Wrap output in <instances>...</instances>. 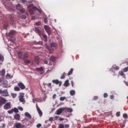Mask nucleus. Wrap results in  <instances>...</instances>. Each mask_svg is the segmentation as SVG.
<instances>
[{
    "label": "nucleus",
    "instance_id": "obj_1",
    "mask_svg": "<svg viewBox=\"0 0 128 128\" xmlns=\"http://www.w3.org/2000/svg\"><path fill=\"white\" fill-rule=\"evenodd\" d=\"M56 46H58V44L56 43H51L50 46H46V48L49 50V52H52L54 49L52 48H54L55 50L56 48Z\"/></svg>",
    "mask_w": 128,
    "mask_h": 128
},
{
    "label": "nucleus",
    "instance_id": "obj_2",
    "mask_svg": "<svg viewBox=\"0 0 128 128\" xmlns=\"http://www.w3.org/2000/svg\"><path fill=\"white\" fill-rule=\"evenodd\" d=\"M18 56L20 58H22L23 60H26V58H28L26 54L22 52H18Z\"/></svg>",
    "mask_w": 128,
    "mask_h": 128
},
{
    "label": "nucleus",
    "instance_id": "obj_3",
    "mask_svg": "<svg viewBox=\"0 0 128 128\" xmlns=\"http://www.w3.org/2000/svg\"><path fill=\"white\" fill-rule=\"evenodd\" d=\"M4 110H10L12 108V104H10V102H8L6 104H4Z\"/></svg>",
    "mask_w": 128,
    "mask_h": 128
},
{
    "label": "nucleus",
    "instance_id": "obj_4",
    "mask_svg": "<svg viewBox=\"0 0 128 128\" xmlns=\"http://www.w3.org/2000/svg\"><path fill=\"white\" fill-rule=\"evenodd\" d=\"M16 10H20L21 12H26V10L22 8V6L20 4L16 5Z\"/></svg>",
    "mask_w": 128,
    "mask_h": 128
},
{
    "label": "nucleus",
    "instance_id": "obj_5",
    "mask_svg": "<svg viewBox=\"0 0 128 128\" xmlns=\"http://www.w3.org/2000/svg\"><path fill=\"white\" fill-rule=\"evenodd\" d=\"M44 28L45 30H46L47 34H48V36H50L52 34V32H50V26L45 25L44 26Z\"/></svg>",
    "mask_w": 128,
    "mask_h": 128
},
{
    "label": "nucleus",
    "instance_id": "obj_6",
    "mask_svg": "<svg viewBox=\"0 0 128 128\" xmlns=\"http://www.w3.org/2000/svg\"><path fill=\"white\" fill-rule=\"evenodd\" d=\"M6 102V98H3L2 96H0V106H2Z\"/></svg>",
    "mask_w": 128,
    "mask_h": 128
},
{
    "label": "nucleus",
    "instance_id": "obj_7",
    "mask_svg": "<svg viewBox=\"0 0 128 128\" xmlns=\"http://www.w3.org/2000/svg\"><path fill=\"white\" fill-rule=\"evenodd\" d=\"M36 70L40 72V74H44V70L42 67L36 68Z\"/></svg>",
    "mask_w": 128,
    "mask_h": 128
},
{
    "label": "nucleus",
    "instance_id": "obj_8",
    "mask_svg": "<svg viewBox=\"0 0 128 128\" xmlns=\"http://www.w3.org/2000/svg\"><path fill=\"white\" fill-rule=\"evenodd\" d=\"M14 128H24V125L22 124L20 122H16L14 124Z\"/></svg>",
    "mask_w": 128,
    "mask_h": 128
},
{
    "label": "nucleus",
    "instance_id": "obj_9",
    "mask_svg": "<svg viewBox=\"0 0 128 128\" xmlns=\"http://www.w3.org/2000/svg\"><path fill=\"white\" fill-rule=\"evenodd\" d=\"M34 32L38 34L40 36H42V30H40L38 28L36 27L34 28Z\"/></svg>",
    "mask_w": 128,
    "mask_h": 128
},
{
    "label": "nucleus",
    "instance_id": "obj_10",
    "mask_svg": "<svg viewBox=\"0 0 128 128\" xmlns=\"http://www.w3.org/2000/svg\"><path fill=\"white\" fill-rule=\"evenodd\" d=\"M36 108L37 110V112L40 116V117L42 116V112L40 108V107L38 106V104H36Z\"/></svg>",
    "mask_w": 128,
    "mask_h": 128
},
{
    "label": "nucleus",
    "instance_id": "obj_11",
    "mask_svg": "<svg viewBox=\"0 0 128 128\" xmlns=\"http://www.w3.org/2000/svg\"><path fill=\"white\" fill-rule=\"evenodd\" d=\"M14 34H16V31L14 30H10L9 33L7 34V36L10 38H12Z\"/></svg>",
    "mask_w": 128,
    "mask_h": 128
},
{
    "label": "nucleus",
    "instance_id": "obj_12",
    "mask_svg": "<svg viewBox=\"0 0 128 128\" xmlns=\"http://www.w3.org/2000/svg\"><path fill=\"white\" fill-rule=\"evenodd\" d=\"M64 108H60L56 111V114H57V116H60V114H62V112H64Z\"/></svg>",
    "mask_w": 128,
    "mask_h": 128
},
{
    "label": "nucleus",
    "instance_id": "obj_13",
    "mask_svg": "<svg viewBox=\"0 0 128 128\" xmlns=\"http://www.w3.org/2000/svg\"><path fill=\"white\" fill-rule=\"evenodd\" d=\"M18 84L21 90H24L26 88V86H24V84L22 82H20Z\"/></svg>",
    "mask_w": 128,
    "mask_h": 128
},
{
    "label": "nucleus",
    "instance_id": "obj_14",
    "mask_svg": "<svg viewBox=\"0 0 128 128\" xmlns=\"http://www.w3.org/2000/svg\"><path fill=\"white\" fill-rule=\"evenodd\" d=\"M52 82H53V84H59V86H62V82L58 81V80H54L52 81Z\"/></svg>",
    "mask_w": 128,
    "mask_h": 128
},
{
    "label": "nucleus",
    "instance_id": "obj_15",
    "mask_svg": "<svg viewBox=\"0 0 128 128\" xmlns=\"http://www.w3.org/2000/svg\"><path fill=\"white\" fill-rule=\"evenodd\" d=\"M2 96H8V92L7 90H3L2 94Z\"/></svg>",
    "mask_w": 128,
    "mask_h": 128
},
{
    "label": "nucleus",
    "instance_id": "obj_16",
    "mask_svg": "<svg viewBox=\"0 0 128 128\" xmlns=\"http://www.w3.org/2000/svg\"><path fill=\"white\" fill-rule=\"evenodd\" d=\"M14 120H20V116L18 114H16L14 116Z\"/></svg>",
    "mask_w": 128,
    "mask_h": 128
},
{
    "label": "nucleus",
    "instance_id": "obj_17",
    "mask_svg": "<svg viewBox=\"0 0 128 128\" xmlns=\"http://www.w3.org/2000/svg\"><path fill=\"white\" fill-rule=\"evenodd\" d=\"M24 96H20L19 97V100L21 102H24Z\"/></svg>",
    "mask_w": 128,
    "mask_h": 128
},
{
    "label": "nucleus",
    "instance_id": "obj_18",
    "mask_svg": "<svg viewBox=\"0 0 128 128\" xmlns=\"http://www.w3.org/2000/svg\"><path fill=\"white\" fill-rule=\"evenodd\" d=\"M24 116H26V118H32V116L28 112L24 113Z\"/></svg>",
    "mask_w": 128,
    "mask_h": 128
},
{
    "label": "nucleus",
    "instance_id": "obj_19",
    "mask_svg": "<svg viewBox=\"0 0 128 128\" xmlns=\"http://www.w3.org/2000/svg\"><path fill=\"white\" fill-rule=\"evenodd\" d=\"M0 74H1V76H4L5 74H6V70H2L0 72Z\"/></svg>",
    "mask_w": 128,
    "mask_h": 128
},
{
    "label": "nucleus",
    "instance_id": "obj_20",
    "mask_svg": "<svg viewBox=\"0 0 128 128\" xmlns=\"http://www.w3.org/2000/svg\"><path fill=\"white\" fill-rule=\"evenodd\" d=\"M42 36L44 40L46 42H48V36L46 34H43Z\"/></svg>",
    "mask_w": 128,
    "mask_h": 128
},
{
    "label": "nucleus",
    "instance_id": "obj_21",
    "mask_svg": "<svg viewBox=\"0 0 128 128\" xmlns=\"http://www.w3.org/2000/svg\"><path fill=\"white\" fill-rule=\"evenodd\" d=\"M70 86V84L68 83V80H67L64 83V86Z\"/></svg>",
    "mask_w": 128,
    "mask_h": 128
},
{
    "label": "nucleus",
    "instance_id": "obj_22",
    "mask_svg": "<svg viewBox=\"0 0 128 128\" xmlns=\"http://www.w3.org/2000/svg\"><path fill=\"white\" fill-rule=\"evenodd\" d=\"M70 96H74L76 94V92L74 90H71L70 92Z\"/></svg>",
    "mask_w": 128,
    "mask_h": 128
},
{
    "label": "nucleus",
    "instance_id": "obj_23",
    "mask_svg": "<svg viewBox=\"0 0 128 128\" xmlns=\"http://www.w3.org/2000/svg\"><path fill=\"white\" fill-rule=\"evenodd\" d=\"M112 68H114V70H120V67L114 65L112 66Z\"/></svg>",
    "mask_w": 128,
    "mask_h": 128
},
{
    "label": "nucleus",
    "instance_id": "obj_24",
    "mask_svg": "<svg viewBox=\"0 0 128 128\" xmlns=\"http://www.w3.org/2000/svg\"><path fill=\"white\" fill-rule=\"evenodd\" d=\"M34 60L35 62H40V56H36L34 58Z\"/></svg>",
    "mask_w": 128,
    "mask_h": 128
},
{
    "label": "nucleus",
    "instance_id": "obj_25",
    "mask_svg": "<svg viewBox=\"0 0 128 128\" xmlns=\"http://www.w3.org/2000/svg\"><path fill=\"white\" fill-rule=\"evenodd\" d=\"M50 60L51 62H55L56 61V57L54 56H52L50 58Z\"/></svg>",
    "mask_w": 128,
    "mask_h": 128
},
{
    "label": "nucleus",
    "instance_id": "obj_26",
    "mask_svg": "<svg viewBox=\"0 0 128 128\" xmlns=\"http://www.w3.org/2000/svg\"><path fill=\"white\" fill-rule=\"evenodd\" d=\"M30 14L32 15L34 14V11L32 9H30L29 10Z\"/></svg>",
    "mask_w": 128,
    "mask_h": 128
},
{
    "label": "nucleus",
    "instance_id": "obj_27",
    "mask_svg": "<svg viewBox=\"0 0 128 128\" xmlns=\"http://www.w3.org/2000/svg\"><path fill=\"white\" fill-rule=\"evenodd\" d=\"M72 72H74V69L71 68L68 74V76H70L72 74Z\"/></svg>",
    "mask_w": 128,
    "mask_h": 128
},
{
    "label": "nucleus",
    "instance_id": "obj_28",
    "mask_svg": "<svg viewBox=\"0 0 128 128\" xmlns=\"http://www.w3.org/2000/svg\"><path fill=\"white\" fill-rule=\"evenodd\" d=\"M4 56L0 54V62H4Z\"/></svg>",
    "mask_w": 128,
    "mask_h": 128
},
{
    "label": "nucleus",
    "instance_id": "obj_29",
    "mask_svg": "<svg viewBox=\"0 0 128 128\" xmlns=\"http://www.w3.org/2000/svg\"><path fill=\"white\" fill-rule=\"evenodd\" d=\"M66 96H61L60 98V100H61V102H62L64 100H66Z\"/></svg>",
    "mask_w": 128,
    "mask_h": 128
},
{
    "label": "nucleus",
    "instance_id": "obj_30",
    "mask_svg": "<svg viewBox=\"0 0 128 128\" xmlns=\"http://www.w3.org/2000/svg\"><path fill=\"white\" fill-rule=\"evenodd\" d=\"M13 112H16V114L18 112V109L16 108H14L13 110Z\"/></svg>",
    "mask_w": 128,
    "mask_h": 128
},
{
    "label": "nucleus",
    "instance_id": "obj_31",
    "mask_svg": "<svg viewBox=\"0 0 128 128\" xmlns=\"http://www.w3.org/2000/svg\"><path fill=\"white\" fill-rule=\"evenodd\" d=\"M67 112H72V108H68Z\"/></svg>",
    "mask_w": 128,
    "mask_h": 128
},
{
    "label": "nucleus",
    "instance_id": "obj_32",
    "mask_svg": "<svg viewBox=\"0 0 128 128\" xmlns=\"http://www.w3.org/2000/svg\"><path fill=\"white\" fill-rule=\"evenodd\" d=\"M14 90L16 91V92H18V90H20V88L18 87V86H15L14 88Z\"/></svg>",
    "mask_w": 128,
    "mask_h": 128
},
{
    "label": "nucleus",
    "instance_id": "obj_33",
    "mask_svg": "<svg viewBox=\"0 0 128 128\" xmlns=\"http://www.w3.org/2000/svg\"><path fill=\"white\" fill-rule=\"evenodd\" d=\"M8 114H11L14 112V109H12L8 111Z\"/></svg>",
    "mask_w": 128,
    "mask_h": 128
},
{
    "label": "nucleus",
    "instance_id": "obj_34",
    "mask_svg": "<svg viewBox=\"0 0 128 128\" xmlns=\"http://www.w3.org/2000/svg\"><path fill=\"white\" fill-rule=\"evenodd\" d=\"M66 74V72H64L62 75L60 76V78L61 79H64V78H66V76H64V75Z\"/></svg>",
    "mask_w": 128,
    "mask_h": 128
},
{
    "label": "nucleus",
    "instance_id": "obj_35",
    "mask_svg": "<svg viewBox=\"0 0 128 128\" xmlns=\"http://www.w3.org/2000/svg\"><path fill=\"white\" fill-rule=\"evenodd\" d=\"M124 118H128V114H123Z\"/></svg>",
    "mask_w": 128,
    "mask_h": 128
},
{
    "label": "nucleus",
    "instance_id": "obj_36",
    "mask_svg": "<svg viewBox=\"0 0 128 128\" xmlns=\"http://www.w3.org/2000/svg\"><path fill=\"white\" fill-rule=\"evenodd\" d=\"M128 68L126 67L125 68H124L123 71L124 72H128Z\"/></svg>",
    "mask_w": 128,
    "mask_h": 128
},
{
    "label": "nucleus",
    "instance_id": "obj_37",
    "mask_svg": "<svg viewBox=\"0 0 128 128\" xmlns=\"http://www.w3.org/2000/svg\"><path fill=\"white\" fill-rule=\"evenodd\" d=\"M46 86H48V88H52V83H48L46 84Z\"/></svg>",
    "mask_w": 128,
    "mask_h": 128
},
{
    "label": "nucleus",
    "instance_id": "obj_38",
    "mask_svg": "<svg viewBox=\"0 0 128 128\" xmlns=\"http://www.w3.org/2000/svg\"><path fill=\"white\" fill-rule=\"evenodd\" d=\"M98 96H94L93 100H98Z\"/></svg>",
    "mask_w": 128,
    "mask_h": 128
},
{
    "label": "nucleus",
    "instance_id": "obj_39",
    "mask_svg": "<svg viewBox=\"0 0 128 128\" xmlns=\"http://www.w3.org/2000/svg\"><path fill=\"white\" fill-rule=\"evenodd\" d=\"M58 128H64V126L62 124H60Z\"/></svg>",
    "mask_w": 128,
    "mask_h": 128
},
{
    "label": "nucleus",
    "instance_id": "obj_40",
    "mask_svg": "<svg viewBox=\"0 0 128 128\" xmlns=\"http://www.w3.org/2000/svg\"><path fill=\"white\" fill-rule=\"evenodd\" d=\"M12 96V98H16V94H11Z\"/></svg>",
    "mask_w": 128,
    "mask_h": 128
},
{
    "label": "nucleus",
    "instance_id": "obj_41",
    "mask_svg": "<svg viewBox=\"0 0 128 128\" xmlns=\"http://www.w3.org/2000/svg\"><path fill=\"white\" fill-rule=\"evenodd\" d=\"M44 22L45 24H48V18H44Z\"/></svg>",
    "mask_w": 128,
    "mask_h": 128
},
{
    "label": "nucleus",
    "instance_id": "obj_42",
    "mask_svg": "<svg viewBox=\"0 0 128 128\" xmlns=\"http://www.w3.org/2000/svg\"><path fill=\"white\" fill-rule=\"evenodd\" d=\"M40 24H41L40 22H38L36 23V26H40Z\"/></svg>",
    "mask_w": 128,
    "mask_h": 128
},
{
    "label": "nucleus",
    "instance_id": "obj_43",
    "mask_svg": "<svg viewBox=\"0 0 128 128\" xmlns=\"http://www.w3.org/2000/svg\"><path fill=\"white\" fill-rule=\"evenodd\" d=\"M116 116H120V112H117L116 113Z\"/></svg>",
    "mask_w": 128,
    "mask_h": 128
},
{
    "label": "nucleus",
    "instance_id": "obj_44",
    "mask_svg": "<svg viewBox=\"0 0 128 128\" xmlns=\"http://www.w3.org/2000/svg\"><path fill=\"white\" fill-rule=\"evenodd\" d=\"M10 75L9 74H8L6 75V78H10Z\"/></svg>",
    "mask_w": 128,
    "mask_h": 128
},
{
    "label": "nucleus",
    "instance_id": "obj_45",
    "mask_svg": "<svg viewBox=\"0 0 128 128\" xmlns=\"http://www.w3.org/2000/svg\"><path fill=\"white\" fill-rule=\"evenodd\" d=\"M18 109L20 110H21V112H22V110H24V108H22V107L20 106H19L18 107Z\"/></svg>",
    "mask_w": 128,
    "mask_h": 128
},
{
    "label": "nucleus",
    "instance_id": "obj_46",
    "mask_svg": "<svg viewBox=\"0 0 128 128\" xmlns=\"http://www.w3.org/2000/svg\"><path fill=\"white\" fill-rule=\"evenodd\" d=\"M40 126H42V124H38L37 125H36V128H40Z\"/></svg>",
    "mask_w": 128,
    "mask_h": 128
},
{
    "label": "nucleus",
    "instance_id": "obj_47",
    "mask_svg": "<svg viewBox=\"0 0 128 128\" xmlns=\"http://www.w3.org/2000/svg\"><path fill=\"white\" fill-rule=\"evenodd\" d=\"M64 126L66 128H70V125L68 124H66L64 125Z\"/></svg>",
    "mask_w": 128,
    "mask_h": 128
},
{
    "label": "nucleus",
    "instance_id": "obj_48",
    "mask_svg": "<svg viewBox=\"0 0 128 128\" xmlns=\"http://www.w3.org/2000/svg\"><path fill=\"white\" fill-rule=\"evenodd\" d=\"M108 94L104 93V98H108Z\"/></svg>",
    "mask_w": 128,
    "mask_h": 128
},
{
    "label": "nucleus",
    "instance_id": "obj_49",
    "mask_svg": "<svg viewBox=\"0 0 128 128\" xmlns=\"http://www.w3.org/2000/svg\"><path fill=\"white\" fill-rule=\"evenodd\" d=\"M56 94H54L52 96V98L53 100H56Z\"/></svg>",
    "mask_w": 128,
    "mask_h": 128
},
{
    "label": "nucleus",
    "instance_id": "obj_50",
    "mask_svg": "<svg viewBox=\"0 0 128 128\" xmlns=\"http://www.w3.org/2000/svg\"><path fill=\"white\" fill-rule=\"evenodd\" d=\"M120 76H124V72L121 71L120 72Z\"/></svg>",
    "mask_w": 128,
    "mask_h": 128
},
{
    "label": "nucleus",
    "instance_id": "obj_51",
    "mask_svg": "<svg viewBox=\"0 0 128 128\" xmlns=\"http://www.w3.org/2000/svg\"><path fill=\"white\" fill-rule=\"evenodd\" d=\"M49 121H50V122H54V118H49Z\"/></svg>",
    "mask_w": 128,
    "mask_h": 128
},
{
    "label": "nucleus",
    "instance_id": "obj_52",
    "mask_svg": "<svg viewBox=\"0 0 128 128\" xmlns=\"http://www.w3.org/2000/svg\"><path fill=\"white\" fill-rule=\"evenodd\" d=\"M32 10H38V8H36V6H33L32 8Z\"/></svg>",
    "mask_w": 128,
    "mask_h": 128
},
{
    "label": "nucleus",
    "instance_id": "obj_53",
    "mask_svg": "<svg viewBox=\"0 0 128 128\" xmlns=\"http://www.w3.org/2000/svg\"><path fill=\"white\" fill-rule=\"evenodd\" d=\"M22 18L25 20V18H26V15H22Z\"/></svg>",
    "mask_w": 128,
    "mask_h": 128
},
{
    "label": "nucleus",
    "instance_id": "obj_54",
    "mask_svg": "<svg viewBox=\"0 0 128 128\" xmlns=\"http://www.w3.org/2000/svg\"><path fill=\"white\" fill-rule=\"evenodd\" d=\"M48 60H44V63L45 64H48Z\"/></svg>",
    "mask_w": 128,
    "mask_h": 128
},
{
    "label": "nucleus",
    "instance_id": "obj_55",
    "mask_svg": "<svg viewBox=\"0 0 128 128\" xmlns=\"http://www.w3.org/2000/svg\"><path fill=\"white\" fill-rule=\"evenodd\" d=\"M36 18L35 16H32V20H36Z\"/></svg>",
    "mask_w": 128,
    "mask_h": 128
},
{
    "label": "nucleus",
    "instance_id": "obj_56",
    "mask_svg": "<svg viewBox=\"0 0 128 128\" xmlns=\"http://www.w3.org/2000/svg\"><path fill=\"white\" fill-rule=\"evenodd\" d=\"M25 62H26V64H30V61L29 60H27L25 61Z\"/></svg>",
    "mask_w": 128,
    "mask_h": 128
},
{
    "label": "nucleus",
    "instance_id": "obj_57",
    "mask_svg": "<svg viewBox=\"0 0 128 128\" xmlns=\"http://www.w3.org/2000/svg\"><path fill=\"white\" fill-rule=\"evenodd\" d=\"M59 120H60V122H62V120H64V118H60Z\"/></svg>",
    "mask_w": 128,
    "mask_h": 128
},
{
    "label": "nucleus",
    "instance_id": "obj_58",
    "mask_svg": "<svg viewBox=\"0 0 128 128\" xmlns=\"http://www.w3.org/2000/svg\"><path fill=\"white\" fill-rule=\"evenodd\" d=\"M4 28H5V30H6V28H8V25H4Z\"/></svg>",
    "mask_w": 128,
    "mask_h": 128
},
{
    "label": "nucleus",
    "instance_id": "obj_59",
    "mask_svg": "<svg viewBox=\"0 0 128 128\" xmlns=\"http://www.w3.org/2000/svg\"><path fill=\"white\" fill-rule=\"evenodd\" d=\"M10 42H13L14 44V40H12V39H10Z\"/></svg>",
    "mask_w": 128,
    "mask_h": 128
},
{
    "label": "nucleus",
    "instance_id": "obj_60",
    "mask_svg": "<svg viewBox=\"0 0 128 128\" xmlns=\"http://www.w3.org/2000/svg\"><path fill=\"white\" fill-rule=\"evenodd\" d=\"M3 92H4V90H0V94H2Z\"/></svg>",
    "mask_w": 128,
    "mask_h": 128
},
{
    "label": "nucleus",
    "instance_id": "obj_61",
    "mask_svg": "<svg viewBox=\"0 0 128 128\" xmlns=\"http://www.w3.org/2000/svg\"><path fill=\"white\" fill-rule=\"evenodd\" d=\"M71 84H72V88H74V81H72Z\"/></svg>",
    "mask_w": 128,
    "mask_h": 128
},
{
    "label": "nucleus",
    "instance_id": "obj_62",
    "mask_svg": "<svg viewBox=\"0 0 128 128\" xmlns=\"http://www.w3.org/2000/svg\"><path fill=\"white\" fill-rule=\"evenodd\" d=\"M38 44H40V46L42 45V42H39Z\"/></svg>",
    "mask_w": 128,
    "mask_h": 128
},
{
    "label": "nucleus",
    "instance_id": "obj_63",
    "mask_svg": "<svg viewBox=\"0 0 128 128\" xmlns=\"http://www.w3.org/2000/svg\"><path fill=\"white\" fill-rule=\"evenodd\" d=\"M22 2L24 4V2H26V0H22Z\"/></svg>",
    "mask_w": 128,
    "mask_h": 128
},
{
    "label": "nucleus",
    "instance_id": "obj_64",
    "mask_svg": "<svg viewBox=\"0 0 128 128\" xmlns=\"http://www.w3.org/2000/svg\"><path fill=\"white\" fill-rule=\"evenodd\" d=\"M110 98H112V99L114 98V96H112V95L111 96H110Z\"/></svg>",
    "mask_w": 128,
    "mask_h": 128
}]
</instances>
